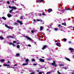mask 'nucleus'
<instances>
[{
  "mask_svg": "<svg viewBox=\"0 0 74 74\" xmlns=\"http://www.w3.org/2000/svg\"><path fill=\"white\" fill-rule=\"evenodd\" d=\"M9 8H10L11 9H13V10H16V8L15 7H11V6H9Z\"/></svg>",
  "mask_w": 74,
  "mask_h": 74,
  "instance_id": "nucleus-2",
  "label": "nucleus"
},
{
  "mask_svg": "<svg viewBox=\"0 0 74 74\" xmlns=\"http://www.w3.org/2000/svg\"><path fill=\"white\" fill-rule=\"evenodd\" d=\"M54 30H56V31L58 30V29L55 28H54Z\"/></svg>",
  "mask_w": 74,
  "mask_h": 74,
  "instance_id": "nucleus-30",
  "label": "nucleus"
},
{
  "mask_svg": "<svg viewBox=\"0 0 74 74\" xmlns=\"http://www.w3.org/2000/svg\"><path fill=\"white\" fill-rule=\"evenodd\" d=\"M45 69H47V67H45Z\"/></svg>",
  "mask_w": 74,
  "mask_h": 74,
  "instance_id": "nucleus-62",
  "label": "nucleus"
},
{
  "mask_svg": "<svg viewBox=\"0 0 74 74\" xmlns=\"http://www.w3.org/2000/svg\"><path fill=\"white\" fill-rule=\"evenodd\" d=\"M69 44H70L71 43V41H70L68 42Z\"/></svg>",
  "mask_w": 74,
  "mask_h": 74,
  "instance_id": "nucleus-40",
  "label": "nucleus"
},
{
  "mask_svg": "<svg viewBox=\"0 0 74 74\" xmlns=\"http://www.w3.org/2000/svg\"><path fill=\"white\" fill-rule=\"evenodd\" d=\"M58 26H60V25H59Z\"/></svg>",
  "mask_w": 74,
  "mask_h": 74,
  "instance_id": "nucleus-54",
  "label": "nucleus"
},
{
  "mask_svg": "<svg viewBox=\"0 0 74 74\" xmlns=\"http://www.w3.org/2000/svg\"><path fill=\"white\" fill-rule=\"evenodd\" d=\"M14 25H18V23H14Z\"/></svg>",
  "mask_w": 74,
  "mask_h": 74,
  "instance_id": "nucleus-28",
  "label": "nucleus"
},
{
  "mask_svg": "<svg viewBox=\"0 0 74 74\" xmlns=\"http://www.w3.org/2000/svg\"><path fill=\"white\" fill-rule=\"evenodd\" d=\"M56 45L57 46H58V47H59L60 45V43H57L56 44Z\"/></svg>",
  "mask_w": 74,
  "mask_h": 74,
  "instance_id": "nucleus-11",
  "label": "nucleus"
},
{
  "mask_svg": "<svg viewBox=\"0 0 74 74\" xmlns=\"http://www.w3.org/2000/svg\"><path fill=\"white\" fill-rule=\"evenodd\" d=\"M38 22V21H41V22H42V21H41V20H38V19H37L36 20Z\"/></svg>",
  "mask_w": 74,
  "mask_h": 74,
  "instance_id": "nucleus-29",
  "label": "nucleus"
},
{
  "mask_svg": "<svg viewBox=\"0 0 74 74\" xmlns=\"http://www.w3.org/2000/svg\"><path fill=\"white\" fill-rule=\"evenodd\" d=\"M5 27H6L7 28H8V29H12V27H10L9 26H8L7 25H5Z\"/></svg>",
  "mask_w": 74,
  "mask_h": 74,
  "instance_id": "nucleus-4",
  "label": "nucleus"
},
{
  "mask_svg": "<svg viewBox=\"0 0 74 74\" xmlns=\"http://www.w3.org/2000/svg\"><path fill=\"white\" fill-rule=\"evenodd\" d=\"M57 73L58 74H62L60 73L59 72V71H57Z\"/></svg>",
  "mask_w": 74,
  "mask_h": 74,
  "instance_id": "nucleus-26",
  "label": "nucleus"
},
{
  "mask_svg": "<svg viewBox=\"0 0 74 74\" xmlns=\"http://www.w3.org/2000/svg\"><path fill=\"white\" fill-rule=\"evenodd\" d=\"M28 64L27 63H24L22 64L23 66H26V65H27Z\"/></svg>",
  "mask_w": 74,
  "mask_h": 74,
  "instance_id": "nucleus-16",
  "label": "nucleus"
},
{
  "mask_svg": "<svg viewBox=\"0 0 74 74\" xmlns=\"http://www.w3.org/2000/svg\"><path fill=\"white\" fill-rule=\"evenodd\" d=\"M11 68H12L13 69H14V67H11Z\"/></svg>",
  "mask_w": 74,
  "mask_h": 74,
  "instance_id": "nucleus-53",
  "label": "nucleus"
},
{
  "mask_svg": "<svg viewBox=\"0 0 74 74\" xmlns=\"http://www.w3.org/2000/svg\"><path fill=\"white\" fill-rule=\"evenodd\" d=\"M8 63H10V61H8Z\"/></svg>",
  "mask_w": 74,
  "mask_h": 74,
  "instance_id": "nucleus-47",
  "label": "nucleus"
},
{
  "mask_svg": "<svg viewBox=\"0 0 74 74\" xmlns=\"http://www.w3.org/2000/svg\"><path fill=\"white\" fill-rule=\"evenodd\" d=\"M17 22L18 23H20V25H22L23 24L22 23V22L21 21H19V20H17Z\"/></svg>",
  "mask_w": 74,
  "mask_h": 74,
  "instance_id": "nucleus-8",
  "label": "nucleus"
},
{
  "mask_svg": "<svg viewBox=\"0 0 74 74\" xmlns=\"http://www.w3.org/2000/svg\"><path fill=\"white\" fill-rule=\"evenodd\" d=\"M69 50L70 51H74V49L71 48H69Z\"/></svg>",
  "mask_w": 74,
  "mask_h": 74,
  "instance_id": "nucleus-12",
  "label": "nucleus"
},
{
  "mask_svg": "<svg viewBox=\"0 0 74 74\" xmlns=\"http://www.w3.org/2000/svg\"><path fill=\"white\" fill-rule=\"evenodd\" d=\"M26 38H27V39H28V40H32V38H30L29 37L26 36Z\"/></svg>",
  "mask_w": 74,
  "mask_h": 74,
  "instance_id": "nucleus-7",
  "label": "nucleus"
},
{
  "mask_svg": "<svg viewBox=\"0 0 74 74\" xmlns=\"http://www.w3.org/2000/svg\"><path fill=\"white\" fill-rule=\"evenodd\" d=\"M16 56H19L20 55V54L19 53H17L16 54Z\"/></svg>",
  "mask_w": 74,
  "mask_h": 74,
  "instance_id": "nucleus-17",
  "label": "nucleus"
},
{
  "mask_svg": "<svg viewBox=\"0 0 74 74\" xmlns=\"http://www.w3.org/2000/svg\"><path fill=\"white\" fill-rule=\"evenodd\" d=\"M16 41H13V43H16Z\"/></svg>",
  "mask_w": 74,
  "mask_h": 74,
  "instance_id": "nucleus-35",
  "label": "nucleus"
},
{
  "mask_svg": "<svg viewBox=\"0 0 74 74\" xmlns=\"http://www.w3.org/2000/svg\"><path fill=\"white\" fill-rule=\"evenodd\" d=\"M73 58L74 59V55L73 56Z\"/></svg>",
  "mask_w": 74,
  "mask_h": 74,
  "instance_id": "nucleus-64",
  "label": "nucleus"
},
{
  "mask_svg": "<svg viewBox=\"0 0 74 74\" xmlns=\"http://www.w3.org/2000/svg\"><path fill=\"white\" fill-rule=\"evenodd\" d=\"M7 16L9 18H10V17H11V16H12L10 14H8Z\"/></svg>",
  "mask_w": 74,
  "mask_h": 74,
  "instance_id": "nucleus-10",
  "label": "nucleus"
},
{
  "mask_svg": "<svg viewBox=\"0 0 74 74\" xmlns=\"http://www.w3.org/2000/svg\"><path fill=\"white\" fill-rule=\"evenodd\" d=\"M17 47H20V46H19V45H17Z\"/></svg>",
  "mask_w": 74,
  "mask_h": 74,
  "instance_id": "nucleus-50",
  "label": "nucleus"
},
{
  "mask_svg": "<svg viewBox=\"0 0 74 74\" xmlns=\"http://www.w3.org/2000/svg\"><path fill=\"white\" fill-rule=\"evenodd\" d=\"M53 63H51V65H52V66H55V67H57V65L56 64V62H55V61H53Z\"/></svg>",
  "mask_w": 74,
  "mask_h": 74,
  "instance_id": "nucleus-1",
  "label": "nucleus"
},
{
  "mask_svg": "<svg viewBox=\"0 0 74 74\" xmlns=\"http://www.w3.org/2000/svg\"><path fill=\"white\" fill-rule=\"evenodd\" d=\"M2 19H4V20H5V19H6V18H5V17H2Z\"/></svg>",
  "mask_w": 74,
  "mask_h": 74,
  "instance_id": "nucleus-19",
  "label": "nucleus"
},
{
  "mask_svg": "<svg viewBox=\"0 0 74 74\" xmlns=\"http://www.w3.org/2000/svg\"><path fill=\"white\" fill-rule=\"evenodd\" d=\"M34 22H36V20H34Z\"/></svg>",
  "mask_w": 74,
  "mask_h": 74,
  "instance_id": "nucleus-51",
  "label": "nucleus"
},
{
  "mask_svg": "<svg viewBox=\"0 0 74 74\" xmlns=\"http://www.w3.org/2000/svg\"><path fill=\"white\" fill-rule=\"evenodd\" d=\"M14 3V1H13V2L12 3H12Z\"/></svg>",
  "mask_w": 74,
  "mask_h": 74,
  "instance_id": "nucleus-52",
  "label": "nucleus"
},
{
  "mask_svg": "<svg viewBox=\"0 0 74 74\" xmlns=\"http://www.w3.org/2000/svg\"><path fill=\"white\" fill-rule=\"evenodd\" d=\"M9 44L10 45H12V46L13 47L15 46V44H14L11 43V42H10L9 43Z\"/></svg>",
  "mask_w": 74,
  "mask_h": 74,
  "instance_id": "nucleus-5",
  "label": "nucleus"
},
{
  "mask_svg": "<svg viewBox=\"0 0 74 74\" xmlns=\"http://www.w3.org/2000/svg\"><path fill=\"white\" fill-rule=\"evenodd\" d=\"M25 15H26V16H27V14H25Z\"/></svg>",
  "mask_w": 74,
  "mask_h": 74,
  "instance_id": "nucleus-60",
  "label": "nucleus"
},
{
  "mask_svg": "<svg viewBox=\"0 0 74 74\" xmlns=\"http://www.w3.org/2000/svg\"><path fill=\"white\" fill-rule=\"evenodd\" d=\"M65 59H66V60H68V61H69V62H70V61H71L70 60V59L68 58H66Z\"/></svg>",
  "mask_w": 74,
  "mask_h": 74,
  "instance_id": "nucleus-13",
  "label": "nucleus"
},
{
  "mask_svg": "<svg viewBox=\"0 0 74 74\" xmlns=\"http://www.w3.org/2000/svg\"><path fill=\"white\" fill-rule=\"evenodd\" d=\"M71 74H74V72H72L71 73Z\"/></svg>",
  "mask_w": 74,
  "mask_h": 74,
  "instance_id": "nucleus-48",
  "label": "nucleus"
},
{
  "mask_svg": "<svg viewBox=\"0 0 74 74\" xmlns=\"http://www.w3.org/2000/svg\"><path fill=\"white\" fill-rule=\"evenodd\" d=\"M39 60L40 62H44V59H42L41 58H40L39 59Z\"/></svg>",
  "mask_w": 74,
  "mask_h": 74,
  "instance_id": "nucleus-6",
  "label": "nucleus"
},
{
  "mask_svg": "<svg viewBox=\"0 0 74 74\" xmlns=\"http://www.w3.org/2000/svg\"><path fill=\"white\" fill-rule=\"evenodd\" d=\"M62 25H66V23H62Z\"/></svg>",
  "mask_w": 74,
  "mask_h": 74,
  "instance_id": "nucleus-24",
  "label": "nucleus"
},
{
  "mask_svg": "<svg viewBox=\"0 0 74 74\" xmlns=\"http://www.w3.org/2000/svg\"><path fill=\"white\" fill-rule=\"evenodd\" d=\"M29 59H28V58H27V59H26L25 60V62H29Z\"/></svg>",
  "mask_w": 74,
  "mask_h": 74,
  "instance_id": "nucleus-15",
  "label": "nucleus"
},
{
  "mask_svg": "<svg viewBox=\"0 0 74 74\" xmlns=\"http://www.w3.org/2000/svg\"><path fill=\"white\" fill-rule=\"evenodd\" d=\"M52 10L51 9H49L48 10V11L49 12H51V11H52Z\"/></svg>",
  "mask_w": 74,
  "mask_h": 74,
  "instance_id": "nucleus-14",
  "label": "nucleus"
},
{
  "mask_svg": "<svg viewBox=\"0 0 74 74\" xmlns=\"http://www.w3.org/2000/svg\"><path fill=\"white\" fill-rule=\"evenodd\" d=\"M63 68L64 69H65V70H66V69H67V67H64Z\"/></svg>",
  "mask_w": 74,
  "mask_h": 74,
  "instance_id": "nucleus-36",
  "label": "nucleus"
},
{
  "mask_svg": "<svg viewBox=\"0 0 74 74\" xmlns=\"http://www.w3.org/2000/svg\"><path fill=\"white\" fill-rule=\"evenodd\" d=\"M44 0H40L41 1H42Z\"/></svg>",
  "mask_w": 74,
  "mask_h": 74,
  "instance_id": "nucleus-58",
  "label": "nucleus"
},
{
  "mask_svg": "<svg viewBox=\"0 0 74 74\" xmlns=\"http://www.w3.org/2000/svg\"><path fill=\"white\" fill-rule=\"evenodd\" d=\"M32 62H35V60L34 59H32Z\"/></svg>",
  "mask_w": 74,
  "mask_h": 74,
  "instance_id": "nucleus-23",
  "label": "nucleus"
},
{
  "mask_svg": "<svg viewBox=\"0 0 74 74\" xmlns=\"http://www.w3.org/2000/svg\"><path fill=\"white\" fill-rule=\"evenodd\" d=\"M71 52H74V51L73 50H71Z\"/></svg>",
  "mask_w": 74,
  "mask_h": 74,
  "instance_id": "nucleus-39",
  "label": "nucleus"
},
{
  "mask_svg": "<svg viewBox=\"0 0 74 74\" xmlns=\"http://www.w3.org/2000/svg\"><path fill=\"white\" fill-rule=\"evenodd\" d=\"M5 61V60H1V62H4Z\"/></svg>",
  "mask_w": 74,
  "mask_h": 74,
  "instance_id": "nucleus-20",
  "label": "nucleus"
},
{
  "mask_svg": "<svg viewBox=\"0 0 74 74\" xmlns=\"http://www.w3.org/2000/svg\"><path fill=\"white\" fill-rule=\"evenodd\" d=\"M51 60V59H48V60Z\"/></svg>",
  "mask_w": 74,
  "mask_h": 74,
  "instance_id": "nucleus-49",
  "label": "nucleus"
},
{
  "mask_svg": "<svg viewBox=\"0 0 74 74\" xmlns=\"http://www.w3.org/2000/svg\"><path fill=\"white\" fill-rule=\"evenodd\" d=\"M43 29V27L42 26L40 27V29L41 30H42Z\"/></svg>",
  "mask_w": 74,
  "mask_h": 74,
  "instance_id": "nucleus-21",
  "label": "nucleus"
},
{
  "mask_svg": "<svg viewBox=\"0 0 74 74\" xmlns=\"http://www.w3.org/2000/svg\"><path fill=\"white\" fill-rule=\"evenodd\" d=\"M37 72H39V70H37Z\"/></svg>",
  "mask_w": 74,
  "mask_h": 74,
  "instance_id": "nucleus-57",
  "label": "nucleus"
},
{
  "mask_svg": "<svg viewBox=\"0 0 74 74\" xmlns=\"http://www.w3.org/2000/svg\"><path fill=\"white\" fill-rule=\"evenodd\" d=\"M60 66H63V65L62 64H60Z\"/></svg>",
  "mask_w": 74,
  "mask_h": 74,
  "instance_id": "nucleus-42",
  "label": "nucleus"
},
{
  "mask_svg": "<svg viewBox=\"0 0 74 74\" xmlns=\"http://www.w3.org/2000/svg\"><path fill=\"white\" fill-rule=\"evenodd\" d=\"M47 74H51V73L50 72H47L46 73Z\"/></svg>",
  "mask_w": 74,
  "mask_h": 74,
  "instance_id": "nucleus-32",
  "label": "nucleus"
},
{
  "mask_svg": "<svg viewBox=\"0 0 74 74\" xmlns=\"http://www.w3.org/2000/svg\"><path fill=\"white\" fill-rule=\"evenodd\" d=\"M57 41H58V40H56L55 41V42H57Z\"/></svg>",
  "mask_w": 74,
  "mask_h": 74,
  "instance_id": "nucleus-56",
  "label": "nucleus"
},
{
  "mask_svg": "<svg viewBox=\"0 0 74 74\" xmlns=\"http://www.w3.org/2000/svg\"><path fill=\"white\" fill-rule=\"evenodd\" d=\"M1 66H2L1 65H0V67H1Z\"/></svg>",
  "mask_w": 74,
  "mask_h": 74,
  "instance_id": "nucleus-63",
  "label": "nucleus"
},
{
  "mask_svg": "<svg viewBox=\"0 0 74 74\" xmlns=\"http://www.w3.org/2000/svg\"><path fill=\"white\" fill-rule=\"evenodd\" d=\"M28 47H31V45H28Z\"/></svg>",
  "mask_w": 74,
  "mask_h": 74,
  "instance_id": "nucleus-41",
  "label": "nucleus"
},
{
  "mask_svg": "<svg viewBox=\"0 0 74 74\" xmlns=\"http://www.w3.org/2000/svg\"><path fill=\"white\" fill-rule=\"evenodd\" d=\"M8 37L12 38H15V36H8Z\"/></svg>",
  "mask_w": 74,
  "mask_h": 74,
  "instance_id": "nucleus-9",
  "label": "nucleus"
},
{
  "mask_svg": "<svg viewBox=\"0 0 74 74\" xmlns=\"http://www.w3.org/2000/svg\"><path fill=\"white\" fill-rule=\"evenodd\" d=\"M22 16H21V17H20V19H22Z\"/></svg>",
  "mask_w": 74,
  "mask_h": 74,
  "instance_id": "nucleus-43",
  "label": "nucleus"
},
{
  "mask_svg": "<svg viewBox=\"0 0 74 74\" xmlns=\"http://www.w3.org/2000/svg\"><path fill=\"white\" fill-rule=\"evenodd\" d=\"M35 73L34 72H33V73H30V74H34Z\"/></svg>",
  "mask_w": 74,
  "mask_h": 74,
  "instance_id": "nucleus-33",
  "label": "nucleus"
},
{
  "mask_svg": "<svg viewBox=\"0 0 74 74\" xmlns=\"http://www.w3.org/2000/svg\"><path fill=\"white\" fill-rule=\"evenodd\" d=\"M44 47H47V45H44Z\"/></svg>",
  "mask_w": 74,
  "mask_h": 74,
  "instance_id": "nucleus-55",
  "label": "nucleus"
},
{
  "mask_svg": "<svg viewBox=\"0 0 74 74\" xmlns=\"http://www.w3.org/2000/svg\"><path fill=\"white\" fill-rule=\"evenodd\" d=\"M63 40H64V41H66L67 40V39L66 38H64Z\"/></svg>",
  "mask_w": 74,
  "mask_h": 74,
  "instance_id": "nucleus-34",
  "label": "nucleus"
},
{
  "mask_svg": "<svg viewBox=\"0 0 74 74\" xmlns=\"http://www.w3.org/2000/svg\"><path fill=\"white\" fill-rule=\"evenodd\" d=\"M7 3H8V4H10V1H8L7 2Z\"/></svg>",
  "mask_w": 74,
  "mask_h": 74,
  "instance_id": "nucleus-38",
  "label": "nucleus"
},
{
  "mask_svg": "<svg viewBox=\"0 0 74 74\" xmlns=\"http://www.w3.org/2000/svg\"><path fill=\"white\" fill-rule=\"evenodd\" d=\"M35 31L34 30H32L31 31V32L32 33H34V32Z\"/></svg>",
  "mask_w": 74,
  "mask_h": 74,
  "instance_id": "nucleus-25",
  "label": "nucleus"
},
{
  "mask_svg": "<svg viewBox=\"0 0 74 74\" xmlns=\"http://www.w3.org/2000/svg\"><path fill=\"white\" fill-rule=\"evenodd\" d=\"M42 15H45V14L44 13H42Z\"/></svg>",
  "mask_w": 74,
  "mask_h": 74,
  "instance_id": "nucleus-44",
  "label": "nucleus"
},
{
  "mask_svg": "<svg viewBox=\"0 0 74 74\" xmlns=\"http://www.w3.org/2000/svg\"><path fill=\"white\" fill-rule=\"evenodd\" d=\"M33 65L34 66H36V65H37V64H34Z\"/></svg>",
  "mask_w": 74,
  "mask_h": 74,
  "instance_id": "nucleus-31",
  "label": "nucleus"
},
{
  "mask_svg": "<svg viewBox=\"0 0 74 74\" xmlns=\"http://www.w3.org/2000/svg\"><path fill=\"white\" fill-rule=\"evenodd\" d=\"M17 66V64H15L14 65V66Z\"/></svg>",
  "mask_w": 74,
  "mask_h": 74,
  "instance_id": "nucleus-45",
  "label": "nucleus"
},
{
  "mask_svg": "<svg viewBox=\"0 0 74 74\" xmlns=\"http://www.w3.org/2000/svg\"><path fill=\"white\" fill-rule=\"evenodd\" d=\"M42 73L41 72H39V74H42Z\"/></svg>",
  "mask_w": 74,
  "mask_h": 74,
  "instance_id": "nucleus-37",
  "label": "nucleus"
},
{
  "mask_svg": "<svg viewBox=\"0 0 74 74\" xmlns=\"http://www.w3.org/2000/svg\"><path fill=\"white\" fill-rule=\"evenodd\" d=\"M20 47H17V48H19Z\"/></svg>",
  "mask_w": 74,
  "mask_h": 74,
  "instance_id": "nucleus-46",
  "label": "nucleus"
},
{
  "mask_svg": "<svg viewBox=\"0 0 74 74\" xmlns=\"http://www.w3.org/2000/svg\"><path fill=\"white\" fill-rule=\"evenodd\" d=\"M3 66H8V67H7V68H11V67H10V65L9 64L7 65V64H3Z\"/></svg>",
  "mask_w": 74,
  "mask_h": 74,
  "instance_id": "nucleus-3",
  "label": "nucleus"
},
{
  "mask_svg": "<svg viewBox=\"0 0 74 74\" xmlns=\"http://www.w3.org/2000/svg\"><path fill=\"white\" fill-rule=\"evenodd\" d=\"M0 39H1V40H3V39H4V38H3V37H2L0 36Z\"/></svg>",
  "mask_w": 74,
  "mask_h": 74,
  "instance_id": "nucleus-18",
  "label": "nucleus"
},
{
  "mask_svg": "<svg viewBox=\"0 0 74 74\" xmlns=\"http://www.w3.org/2000/svg\"><path fill=\"white\" fill-rule=\"evenodd\" d=\"M19 44V42H18L17 43V44Z\"/></svg>",
  "mask_w": 74,
  "mask_h": 74,
  "instance_id": "nucleus-59",
  "label": "nucleus"
},
{
  "mask_svg": "<svg viewBox=\"0 0 74 74\" xmlns=\"http://www.w3.org/2000/svg\"><path fill=\"white\" fill-rule=\"evenodd\" d=\"M12 11H13V10H10L9 11V12H10V13H11Z\"/></svg>",
  "mask_w": 74,
  "mask_h": 74,
  "instance_id": "nucleus-27",
  "label": "nucleus"
},
{
  "mask_svg": "<svg viewBox=\"0 0 74 74\" xmlns=\"http://www.w3.org/2000/svg\"><path fill=\"white\" fill-rule=\"evenodd\" d=\"M46 48H47V47H43L42 48V49H45Z\"/></svg>",
  "mask_w": 74,
  "mask_h": 74,
  "instance_id": "nucleus-22",
  "label": "nucleus"
},
{
  "mask_svg": "<svg viewBox=\"0 0 74 74\" xmlns=\"http://www.w3.org/2000/svg\"><path fill=\"white\" fill-rule=\"evenodd\" d=\"M42 58H44V57H42Z\"/></svg>",
  "mask_w": 74,
  "mask_h": 74,
  "instance_id": "nucleus-61",
  "label": "nucleus"
}]
</instances>
